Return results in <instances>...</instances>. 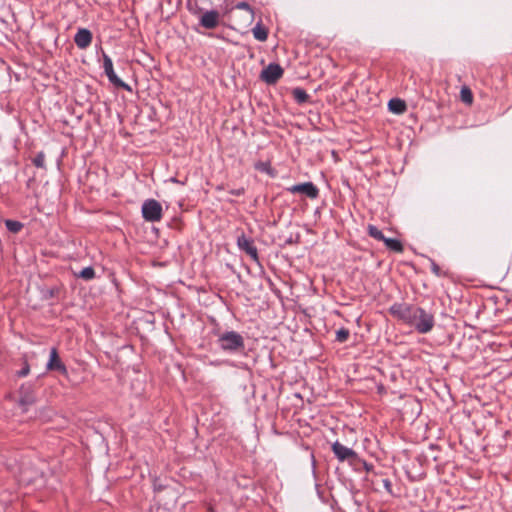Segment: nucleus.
<instances>
[{
	"label": "nucleus",
	"mask_w": 512,
	"mask_h": 512,
	"mask_svg": "<svg viewBox=\"0 0 512 512\" xmlns=\"http://www.w3.org/2000/svg\"><path fill=\"white\" fill-rule=\"evenodd\" d=\"M393 314L403 321L413 325L420 333H428L434 326V317L420 307L395 305L391 308Z\"/></svg>",
	"instance_id": "obj_1"
},
{
	"label": "nucleus",
	"mask_w": 512,
	"mask_h": 512,
	"mask_svg": "<svg viewBox=\"0 0 512 512\" xmlns=\"http://www.w3.org/2000/svg\"><path fill=\"white\" fill-rule=\"evenodd\" d=\"M218 343L222 350L228 352H237L244 348L243 337L235 331H229L221 334L218 339Z\"/></svg>",
	"instance_id": "obj_2"
},
{
	"label": "nucleus",
	"mask_w": 512,
	"mask_h": 512,
	"mask_svg": "<svg viewBox=\"0 0 512 512\" xmlns=\"http://www.w3.org/2000/svg\"><path fill=\"white\" fill-rule=\"evenodd\" d=\"M142 215L146 221L157 222L162 218V206L154 200H146L142 205Z\"/></svg>",
	"instance_id": "obj_3"
},
{
	"label": "nucleus",
	"mask_w": 512,
	"mask_h": 512,
	"mask_svg": "<svg viewBox=\"0 0 512 512\" xmlns=\"http://www.w3.org/2000/svg\"><path fill=\"white\" fill-rule=\"evenodd\" d=\"M35 402V390L32 384H23L19 390V404L23 407L22 413H26V407Z\"/></svg>",
	"instance_id": "obj_4"
},
{
	"label": "nucleus",
	"mask_w": 512,
	"mask_h": 512,
	"mask_svg": "<svg viewBox=\"0 0 512 512\" xmlns=\"http://www.w3.org/2000/svg\"><path fill=\"white\" fill-rule=\"evenodd\" d=\"M287 190L292 194H304L310 199H316L319 195L318 188L312 182H305L293 185Z\"/></svg>",
	"instance_id": "obj_5"
},
{
	"label": "nucleus",
	"mask_w": 512,
	"mask_h": 512,
	"mask_svg": "<svg viewBox=\"0 0 512 512\" xmlns=\"http://www.w3.org/2000/svg\"><path fill=\"white\" fill-rule=\"evenodd\" d=\"M283 75V69L278 64H269L262 72L261 79L268 84L276 83Z\"/></svg>",
	"instance_id": "obj_6"
},
{
	"label": "nucleus",
	"mask_w": 512,
	"mask_h": 512,
	"mask_svg": "<svg viewBox=\"0 0 512 512\" xmlns=\"http://www.w3.org/2000/svg\"><path fill=\"white\" fill-rule=\"evenodd\" d=\"M332 450H333L334 454L336 455V457L338 458V460H340V461L347 460L349 462H354L357 459V454L354 450L345 447L344 445H342L339 442H335L332 445Z\"/></svg>",
	"instance_id": "obj_7"
},
{
	"label": "nucleus",
	"mask_w": 512,
	"mask_h": 512,
	"mask_svg": "<svg viewBox=\"0 0 512 512\" xmlns=\"http://www.w3.org/2000/svg\"><path fill=\"white\" fill-rule=\"evenodd\" d=\"M237 245L240 250L246 252L253 260H258L257 248L253 244V241L247 238L244 234L238 237Z\"/></svg>",
	"instance_id": "obj_8"
},
{
	"label": "nucleus",
	"mask_w": 512,
	"mask_h": 512,
	"mask_svg": "<svg viewBox=\"0 0 512 512\" xmlns=\"http://www.w3.org/2000/svg\"><path fill=\"white\" fill-rule=\"evenodd\" d=\"M103 68L110 82L119 87H127L114 72L112 60L108 56H104Z\"/></svg>",
	"instance_id": "obj_9"
},
{
	"label": "nucleus",
	"mask_w": 512,
	"mask_h": 512,
	"mask_svg": "<svg viewBox=\"0 0 512 512\" xmlns=\"http://www.w3.org/2000/svg\"><path fill=\"white\" fill-rule=\"evenodd\" d=\"M200 23L204 28H215L219 23V13L215 10L205 12L200 19Z\"/></svg>",
	"instance_id": "obj_10"
},
{
	"label": "nucleus",
	"mask_w": 512,
	"mask_h": 512,
	"mask_svg": "<svg viewBox=\"0 0 512 512\" xmlns=\"http://www.w3.org/2000/svg\"><path fill=\"white\" fill-rule=\"evenodd\" d=\"M74 41L79 48L85 49L91 44L92 34L87 29H79L74 37Z\"/></svg>",
	"instance_id": "obj_11"
},
{
	"label": "nucleus",
	"mask_w": 512,
	"mask_h": 512,
	"mask_svg": "<svg viewBox=\"0 0 512 512\" xmlns=\"http://www.w3.org/2000/svg\"><path fill=\"white\" fill-rule=\"evenodd\" d=\"M48 370H59L63 373L66 372V368L59 359L58 352L56 348H52L50 351V359L47 363Z\"/></svg>",
	"instance_id": "obj_12"
},
{
	"label": "nucleus",
	"mask_w": 512,
	"mask_h": 512,
	"mask_svg": "<svg viewBox=\"0 0 512 512\" xmlns=\"http://www.w3.org/2000/svg\"><path fill=\"white\" fill-rule=\"evenodd\" d=\"M388 108L395 114H402L406 110V104L400 99H391L388 103Z\"/></svg>",
	"instance_id": "obj_13"
},
{
	"label": "nucleus",
	"mask_w": 512,
	"mask_h": 512,
	"mask_svg": "<svg viewBox=\"0 0 512 512\" xmlns=\"http://www.w3.org/2000/svg\"><path fill=\"white\" fill-rule=\"evenodd\" d=\"M383 242L385 243L387 248H389V249H391L393 251H396V252H402L403 251V246H402L401 242L396 240V239L386 238L385 237L383 239Z\"/></svg>",
	"instance_id": "obj_14"
},
{
	"label": "nucleus",
	"mask_w": 512,
	"mask_h": 512,
	"mask_svg": "<svg viewBox=\"0 0 512 512\" xmlns=\"http://www.w3.org/2000/svg\"><path fill=\"white\" fill-rule=\"evenodd\" d=\"M253 36L255 37V39L259 40V41H265L267 39V36H268V32L267 30L261 26L260 24H257L253 30Z\"/></svg>",
	"instance_id": "obj_15"
},
{
	"label": "nucleus",
	"mask_w": 512,
	"mask_h": 512,
	"mask_svg": "<svg viewBox=\"0 0 512 512\" xmlns=\"http://www.w3.org/2000/svg\"><path fill=\"white\" fill-rule=\"evenodd\" d=\"M237 9L244 10L246 12L245 20L249 23L253 21L254 14L250 6L246 2H240L236 5Z\"/></svg>",
	"instance_id": "obj_16"
},
{
	"label": "nucleus",
	"mask_w": 512,
	"mask_h": 512,
	"mask_svg": "<svg viewBox=\"0 0 512 512\" xmlns=\"http://www.w3.org/2000/svg\"><path fill=\"white\" fill-rule=\"evenodd\" d=\"M368 234L372 238H374L376 240H379V241H383V239L385 238L383 233L374 225H369L368 226Z\"/></svg>",
	"instance_id": "obj_17"
},
{
	"label": "nucleus",
	"mask_w": 512,
	"mask_h": 512,
	"mask_svg": "<svg viewBox=\"0 0 512 512\" xmlns=\"http://www.w3.org/2000/svg\"><path fill=\"white\" fill-rule=\"evenodd\" d=\"M5 225L7 229L13 233H18L23 227L22 223L15 220H6Z\"/></svg>",
	"instance_id": "obj_18"
},
{
	"label": "nucleus",
	"mask_w": 512,
	"mask_h": 512,
	"mask_svg": "<svg viewBox=\"0 0 512 512\" xmlns=\"http://www.w3.org/2000/svg\"><path fill=\"white\" fill-rule=\"evenodd\" d=\"M78 276L84 280H91L95 276V271L92 267H86L80 271Z\"/></svg>",
	"instance_id": "obj_19"
},
{
	"label": "nucleus",
	"mask_w": 512,
	"mask_h": 512,
	"mask_svg": "<svg viewBox=\"0 0 512 512\" xmlns=\"http://www.w3.org/2000/svg\"><path fill=\"white\" fill-rule=\"evenodd\" d=\"M293 95H294V98H295L299 103L306 102V101H307V99H308V95H307V93H306L303 89H300V88H296V89H294V91H293Z\"/></svg>",
	"instance_id": "obj_20"
},
{
	"label": "nucleus",
	"mask_w": 512,
	"mask_h": 512,
	"mask_svg": "<svg viewBox=\"0 0 512 512\" xmlns=\"http://www.w3.org/2000/svg\"><path fill=\"white\" fill-rule=\"evenodd\" d=\"M33 164L36 167L44 168L45 167V154L43 152H39L34 158H33Z\"/></svg>",
	"instance_id": "obj_21"
},
{
	"label": "nucleus",
	"mask_w": 512,
	"mask_h": 512,
	"mask_svg": "<svg viewBox=\"0 0 512 512\" xmlns=\"http://www.w3.org/2000/svg\"><path fill=\"white\" fill-rule=\"evenodd\" d=\"M349 337V331L345 328H341L336 332V339L339 342H345Z\"/></svg>",
	"instance_id": "obj_22"
},
{
	"label": "nucleus",
	"mask_w": 512,
	"mask_h": 512,
	"mask_svg": "<svg viewBox=\"0 0 512 512\" xmlns=\"http://www.w3.org/2000/svg\"><path fill=\"white\" fill-rule=\"evenodd\" d=\"M461 99L463 102L470 104L472 102V93L468 88H462Z\"/></svg>",
	"instance_id": "obj_23"
},
{
	"label": "nucleus",
	"mask_w": 512,
	"mask_h": 512,
	"mask_svg": "<svg viewBox=\"0 0 512 512\" xmlns=\"http://www.w3.org/2000/svg\"><path fill=\"white\" fill-rule=\"evenodd\" d=\"M256 169H258L262 172L270 173V165L265 162H260V163L256 164Z\"/></svg>",
	"instance_id": "obj_24"
},
{
	"label": "nucleus",
	"mask_w": 512,
	"mask_h": 512,
	"mask_svg": "<svg viewBox=\"0 0 512 512\" xmlns=\"http://www.w3.org/2000/svg\"><path fill=\"white\" fill-rule=\"evenodd\" d=\"M30 372V367L27 363H25L24 367L18 372V375L20 377H25L29 374Z\"/></svg>",
	"instance_id": "obj_25"
},
{
	"label": "nucleus",
	"mask_w": 512,
	"mask_h": 512,
	"mask_svg": "<svg viewBox=\"0 0 512 512\" xmlns=\"http://www.w3.org/2000/svg\"><path fill=\"white\" fill-rule=\"evenodd\" d=\"M433 272L439 274V268L436 265H433Z\"/></svg>",
	"instance_id": "obj_26"
}]
</instances>
